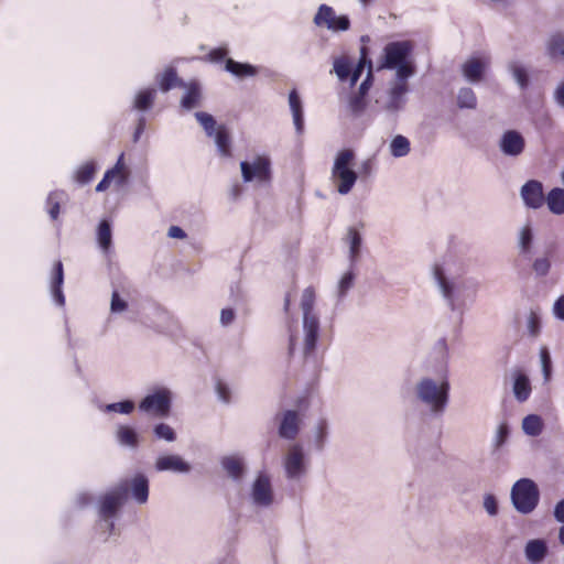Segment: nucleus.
Instances as JSON below:
<instances>
[{
  "mask_svg": "<svg viewBox=\"0 0 564 564\" xmlns=\"http://www.w3.org/2000/svg\"><path fill=\"white\" fill-rule=\"evenodd\" d=\"M433 355L437 361L438 379L429 376L420 378L414 386V394L416 400L429 409L432 416L441 417L449 404L451 392L448 346L445 337L436 341Z\"/></svg>",
  "mask_w": 564,
  "mask_h": 564,
  "instance_id": "nucleus-1",
  "label": "nucleus"
},
{
  "mask_svg": "<svg viewBox=\"0 0 564 564\" xmlns=\"http://www.w3.org/2000/svg\"><path fill=\"white\" fill-rule=\"evenodd\" d=\"M434 280L440 292L452 312H458L460 319L468 303L476 299L479 283L471 278L448 276L442 264L433 267Z\"/></svg>",
  "mask_w": 564,
  "mask_h": 564,
  "instance_id": "nucleus-2",
  "label": "nucleus"
},
{
  "mask_svg": "<svg viewBox=\"0 0 564 564\" xmlns=\"http://www.w3.org/2000/svg\"><path fill=\"white\" fill-rule=\"evenodd\" d=\"M414 45L409 40L392 41L383 47L379 69H394L399 82H406L415 73L412 62Z\"/></svg>",
  "mask_w": 564,
  "mask_h": 564,
  "instance_id": "nucleus-3",
  "label": "nucleus"
},
{
  "mask_svg": "<svg viewBox=\"0 0 564 564\" xmlns=\"http://www.w3.org/2000/svg\"><path fill=\"white\" fill-rule=\"evenodd\" d=\"M513 508L521 514H530L540 502V490L534 480L520 478L517 480L510 492Z\"/></svg>",
  "mask_w": 564,
  "mask_h": 564,
  "instance_id": "nucleus-4",
  "label": "nucleus"
},
{
  "mask_svg": "<svg viewBox=\"0 0 564 564\" xmlns=\"http://www.w3.org/2000/svg\"><path fill=\"white\" fill-rule=\"evenodd\" d=\"M240 170L245 183L257 182L258 184L267 185L271 182V160L267 155H257L251 162L241 161Z\"/></svg>",
  "mask_w": 564,
  "mask_h": 564,
  "instance_id": "nucleus-5",
  "label": "nucleus"
},
{
  "mask_svg": "<svg viewBox=\"0 0 564 564\" xmlns=\"http://www.w3.org/2000/svg\"><path fill=\"white\" fill-rule=\"evenodd\" d=\"M172 408V394L166 388H161L147 394L139 403V410L158 417H166Z\"/></svg>",
  "mask_w": 564,
  "mask_h": 564,
  "instance_id": "nucleus-6",
  "label": "nucleus"
},
{
  "mask_svg": "<svg viewBox=\"0 0 564 564\" xmlns=\"http://www.w3.org/2000/svg\"><path fill=\"white\" fill-rule=\"evenodd\" d=\"M129 496V487L120 482L109 492L100 497L99 519L115 518Z\"/></svg>",
  "mask_w": 564,
  "mask_h": 564,
  "instance_id": "nucleus-7",
  "label": "nucleus"
},
{
  "mask_svg": "<svg viewBox=\"0 0 564 564\" xmlns=\"http://www.w3.org/2000/svg\"><path fill=\"white\" fill-rule=\"evenodd\" d=\"M285 477L289 480H300L307 473V462L301 444L290 446L283 460Z\"/></svg>",
  "mask_w": 564,
  "mask_h": 564,
  "instance_id": "nucleus-8",
  "label": "nucleus"
},
{
  "mask_svg": "<svg viewBox=\"0 0 564 564\" xmlns=\"http://www.w3.org/2000/svg\"><path fill=\"white\" fill-rule=\"evenodd\" d=\"M250 499L258 508H268L273 503L274 494L271 478L265 471H259L251 485Z\"/></svg>",
  "mask_w": 564,
  "mask_h": 564,
  "instance_id": "nucleus-9",
  "label": "nucleus"
},
{
  "mask_svg": "<svg viewBox=\"0 0 564 564\" xmlns=\"http://www.w3.org/2000/svg\"><path fill=\"white\" fill-rule=\"evenodd\" d=\"M303 355L305 360L315 357L317 343L321 333V323L318 316L303 317Z\"/></svg>",
  "mask_w": 564,
  "mask_h": 564,
  "instance_id": "nucleus-10",
  "label": "nucleus"
},
{
  "mask_svg": "<svg viewBox=\"0 0 564 564\" xmlns=\"http://www.w3.org/2000/svg\"><path fill=\"white\" fill-rule=\"evenodd\" d=\"M278 435L285 441H294L301 431V416L296 410H286L276 415Z\"/></svg>",
  "mask_w": 564,
  "mask_h": 564,
  "instance_id": "nucleus-11",
  "label": "nucleus"
},
{
  "mask_svg": "<svg viewBox=\"0 0 564 564\" xmlns=\"http://www.w3.org/2000/svg\"><path fill=\"white\" fill-rule=\"evenodd\" d=\"M500 152L509 158L521 155L525 149V139L518 130H506L499 140Z\"/></svg>",
  "mask_w": 564,
  "mask_h": 564,
  "instance_id": "nucleus-12",
  "label": "nucleus"
},
{
  "mask_svg": "<svg viewBox=\"0 0 564 564\" xmlns=\"http://www.w3.org/2000/svg\"><path fill=\"white\" fill-rule=\"evenodd\" d=\"M521 197L524 205L531 209H539L545 202L543 185L538 180H530L521 187Z\"/></svg>",
  "mask_w": 564,
  "mask_h": 564,
  "instance_id": "nucleus-13",
  "label": "nucleus"
},
{
  "mask_svg": "<svg viewBox=\"0 0 564 564\" xmlns=\"http://www.w3.org/2000/svg\"><path fill=\"white\" fill-rule=\"evenodd\" d=\"M155 470L163 471H173L176 474H187L191 471L192 467L189 463L184 460L178 455H165L160 456L155 462Z\"/></svg>",
  "mask_w": 564,
  "mask_h": 564,
  "instance_id": "nucleus-14",
  "label": "nucleus"
},
{
  "mask_svg": "<svg viewBox=\"0 0 564 564\" xmlns=\"http://www.w3.org/2000/svg\"><path fill=\"white\" fill-rule=\"evenodd\" d=\"M129 487V492L131 494V498L140 503L143 505L149 499V479L148 477L142 474L138 473L135 474L130 482L124 481Z\"/></svg>",
  "mask_w": 564,
  "mask_h": 564,
  "instance_id": "nucleus-15",
  "label": "nucleus"
},
{
  "mask_svg": "<svg viewBox=\"0 0 564 564\" xmlns=\"http://www.w3.org/2000/svg\"><path fill=\"white\" fill-rule=\"evenodd\" d=\"M64 284V268L62 261H56L53 265L52 270V281H51V293L53 301L58 306L65 305V295L63 292Z\"/></svg>",
  "mask_w": 564,
  "mask_h": 564,
  "instance_id": "nucleus-16",
  "label": "nucleus"
},
{
  "mask_svg": "<svg viewBox=\"0 0 564 564\" xmlns=\"http://www.w3.org/2000/svg\"><path fill=\"white\" fill-rule=\"evenodd\" d=\"M224 69L236 78L243 79L254 77L259 74L260 67L250 63L238 62L234 58H227Z\"/></svg>",
  "mask_w": 564,
  "mask_h": 564,
  "instance_id": "nucleus-17",
  "label": "nucleus"
},
{
  "mask_svg": "<svg viewBox=\"0 0 564 564\" xmlns=\"http://www.w3.org/2000/svg\"><path fill=\"white\" fill-rule=\"evenodd\" d=\"M220 465L227 476L235 482H240L246 474V464L239 456H224Z\"/></svg>",
  "mask_w": 564,
  "mask_h": 564,
  "instance_id": "nucleus-18",
  "label": "nucleus"
},
{
  "mask_svg": "<svg viewBox=\"0 0 564 564\" xmlns=\"http://www.w3.org/2000/svg\"><path fill=\"white\" fill-rule=\"evenodd\" d=\"M289 104L293 116V123L299 134L304 131V111L302 99L296 89H292L289 94Z\"/></svg>",
  "mask_w": 564,
  "mask_h": 564,
  "instance_id": "nucleus-19",
  "label": "nucleus"
},
{
  "mask_svg": "<svg viewBox=\"0 0 564 564\" xmlns=\"http://www.w3.org/2000/svg\"><path fill=\"white\" fill-rule=\"evenodd\" d=\"M156 82L160 90L163 93L170 91L174 87H185L186 83L177 76L174 67H167L162 74L156 75Z\"/></svg>",
  "mask_w": 564,
  "mask_h": 564,
  "instance_id": "nucleus-20",
  "label": "nucleus"
},
{
  "mask_svg": "<svg viewBox=\"0 0 564 564\" xmlns=\"http://www.w3.org/2000/svg\"><path fill=\"white\" fill-rule=\"evenodd\" d=\"M512 390L519 402H524L529 399L531 394V382L524 372L520 370L514 372Z\"/></svg>",
  "mask_w": 564,
  "mask_h": 564,
  "instance_id": "nucleus-21",
  "label": "nucleus"
},
{
  "mask_svg": "<svg viewBox=\"0 0 564 564\" xmlns=\"http://www.w3.org/2000/svg\"><path fill=\"white\" fill-rule=\"evenodd\" d=\"M463 75L469 83H478L482 80L485 76L486 65L484 62L477 58H470L464 63Z\"/></svg>",
  "mask_w": 564,
  "mask_h": 564,
  "instance_id": "nucleus-22",
  "label": "nucleus"
},
{
  "mask_svg": "<svg viewBox=\"0 0 564 564\" xmlns=\"http://www.w3.org/2000/svg\"><path fill=\"white\" fill-rule=\"evenodd\" d=\"M186 93L181 99V106L185 110H192L199 105L202 99V87L197 80L186 84Z\"/></svg>",
  "mask_w": 564,
  "mask_h": 564,
  "instance_id": "nucleus-23",
  "label": "nucleus"
},
{
  "mask_svg": "<svg viewBox=\"0 0 564 564\" xmlns=\"http://www.w3.org/2000/svg\"><path fill=\"white\" fill-rule=\"evenodd\" d=\"M524 554L531 563H539L547 554V544L542 539L530 540L525 544Z\"/></svg>",
  "mask_w": 564,
  "mask_h": 564,
  "instance_id": "nucleus-24",
  "label": "nucleus"
},
{
  "mask_svg": "<svg viewBox=\"0 0 564 564\" xmlns=\"http://www.w3.org/2000/svg\"><path fill=\"white\" fill-rule=\"evenodd\" d=\"M116 440L119 445L137 448L139 446V434L130 425H119L116 432Z\"/></svg>",
  "mask_w": 564,
  "mask_h": 564,
  "instance_id": "nucleus-25",
  "label": "nucleus"
},
{
  "mask_svg": "<svg viewBox=\"0 0 564 564\" xmlns=\"http://www.w3.org/2000/svg\"><path fill=\"white\" fill-rule=\"evenodd\" d=\"M408 93L406 82H399L391 88L387 108L391 111L400 110L404 102V95Z\"/></svg>",
  "mask_w": 564,
  "mask_h": 564,
  "instance_id": "nucleus-26",
  "label": "nucleus"
},
{
  "mask_svg": "<svg viewBox=\"0 0 564 564\" xmlns=\"http://www.w3.org/2000/svg\"><path fill=\"white\" fill-rule=\"evenodd\" d=\"M97 242L105 253H109L112 248V228L108 219H101L97 228Z\"/></svg>",
  "mask_w": 564,
  "mask_h": 564,
  "instance_id": "nucleus-27",
  "label": "nucleus"
},
{
  "mask_svg": "<svg viewBox=\"0 0 564 564\" xmlns=\"http://www.w3.org/2000/svg\"><path fill=\"white\" fill-rule=\"evenodd\" d=\"M534 235L530 224L523 226L519 231L518 248L521 256L531 259Z\"/></svg>",
  "mask_w": 564,
  "mask_h": 564,
  "instance_id": "nucleus-28",
  "label": "nucleus"
},
{
  "mask_svg": "<svg viewBox=\"0 0 564 564\" xmlns=\"http://www.w3.org/2000/svg\"><path fill=\"white\" fill-rule=\"evenodd\" d=\"M365 68H367V72L369 69L373 70V63L372 59L369 57V48L364 45L360 47V57L358 63L356 65L352 63L354 70L351 76V87H354L357 84Z\"/></svg>",
  "mask_w": 564,
  "mask_h": 564,
  "instance_id": "nucleus-29",
  "label": "nucleus"
},
{
  "mask_svg": "<svg viewBox=\"0 0 564 564\" xmlns=\"http://www.w3.org/2000/svg\"><path fill=\"white\" fill-rule=\"evenodd\" d=\"M332 176L338 180L337 192L340 195H347L352 189L358 180V174L354 170L332 173Z\"/></svg>",
  "mask_w": 564,
  "mask_h": 564,
  "instance_id": "nucleus-30",
  "label": "nucleus"
},
{
  "mask_svg": "<svg viewBox=\"0 0 564 564\" xmlns=\"http://www.w3.org/2000/svg\"><path fill=\"white\" fill-rule=\"evenodd\" d=\"M347 240L349 242V262L351 268H355L362 246L361 234L356 228L350 227L348 229Z\"/></svg>",
  "mask_w": 564,
  "mask_h": 564,
  "instance_id": "nucleus-31",
  "label": "nucleus"
},
{
  "mask_svg": "<svg viewBox=\"0 0 564 564\" xmlns=\"http://www.w3.org/2000/svg\"><path fill=\"white\" fill-rule=\"evenodd\" d=\"M550 212L554 215L564 214V188L554 187L545 196V202Z\"/></svg>",
  "mask_w": 564,
  "mask_h": 564,
  "instance_id": "nucleus-32",
  "label": "nucleus"
},
{
  "mask_svg": "<svg viewBox=\"0 0 564 564\" xmlns=\"http://www.w3.org/2000/svg\"><path fill=\"white\" fill-rule=\"evenodd\" d=\"M217 150L221 156H231V140L228 129L225 126L217 127L214 135Z\"/></svg>",
  "mask_w": 564,
  "mask_h": 564,
  "instance_id": "nucleus-33",
  "label": "nucleus"
},
{
  "mask_svg": "<svg viewBox=\"0 0 564 564\" xmlns=\"http://www.w3.org/2000/svg\"><path fill=\"white\" fill-rule=\"evenodd\" d=\"M334 72L340 82H349L351 87L352 61L349 57L340 56L334 61Z\"/></svg>",
  "mask_w": 564,
  "mask_h": 564,
  "instance_id": "nucleus-34",
  "label": "nucleus"
},
{
  "mask_svg": "<svg viewBox=\"0 0 564 564\" xmlns=\"http://www.w3.org/2000/svg\"><path fill=\"white\" fill-rule=\"evenodd\" d=\"M155 99V89L154 88H145L140 90L133 101L132 109L145 112L149 111L154 104Z\"/></svg>",
  "mask_w": 564,
  "mask_h": 564,
  "instance_id": "nucleus-35",
  "label": "nucleus"
},
{
  "mask_svg": "<svg viewBox=\"0 0 564 564\" xmlns=\"http://www.w3.org/2000/svg\"><path fill=\"white\" fill-rule=\"evenodd\" d=\"M66 198L64 191H52L46 198V212L52 220H56L61 212V203Z\"/></svg>",
  "mask_w": 564,
  "mask_h": 564,
  "instance_id": "nucleus-36",
  "label": "nucleus"
},
{
  "mask_svg": "<svg viewBox=\"0 0 564 564\" xmlns=\"http://www.w3.org/2000/svg\"><path fill=\"white\" fill-rule=\"evenodd\" d=\"M543 419L538 414H529L522 420V430L529 436H539L543 432Z\"/></svg>",
  "mask_w": 564,
  "mask_h": 564,
  "instance_id": "nucleus-37",
  "label": "nucleus"
},
{
  "mask_svg": "<svg viewBox=\"0 0 564 564\" xmlns=\"http://www.w3.org/2000/svg\"><path fill=\"white\" fill-rule=\"evenodd\" d=\"M354 159L355 152L351 149H345L339 151L335 158L332 173L346 172L352 170L350 165Z\"/></svg>",
  "mask_w": 564,
  "mask_h": 564,
  "instance_id": "nucleus-38",
  "label": "nucleus"
},
{
  "mask_svg": "<svg viewBox=\"0 0 564 564\" xmlns=\"http://www.w3.org/2000/svg\"><path fill=\"white\" fill-rule=\"evenodd\" d=\"M411 151V143L409 139L402 134L395 135L390 142V154L393 158L406 156Z\"/></svg>",
  "mask_w": 564,
  "mask_h": 564,
  "instance_id": "nucleus-39",
  "label": "nucleus"
},
{
  "mask_svg": "<svg viewBox=\"0 0 564 564\" xmlns=\"http://www.w3.org/2000/svg\"><path fill=\"white\" fill-rule=\"evenodd\" d=\"M457 107L459 109H470V110H474L477 108V96L471 88L463 87L458 90Z\"/></svg>",
  "mask_w": 564,
  "mask_h": 564,
  "instance_id": "nucleus-40",
  "label": "nucleus"
},
{
  "mask_svg": "<svg viewBox=\"0 0 564 564\" xmlns=\"http://www.w3.org/2000/svg\"><path fill=\"white\" fill-rule=\"evenodd\" d=\"M547 55L554 59L558 56H564V34L555 33L552 34L547 45H546Z\"/></svg>",
  "mask_w": 564,
  "mask_h": 564,
  "instance_id": "nucleus-41",
  "label": "nucleus"
},
{
  "mask_svg": "<svg viewBox=\"0 0 564 564\" xmlns=\"http://www.w3.org/2000/svg\"><path fill=\"white\" fill-rule=\"evenodd\" d=\"M328 437V423L325 419L318 420L314 430V446L317 452H322Z\"/></svg>",
  "mask_w": 564,
  "mask_h": 564,
  "instance_id": "nucleus-42",
  "label": "nucleus"
},
{
  "mask_svg": "<svg viewBox=\"0 0 564 564\" xmlns=\"http://www.w3.org/2000/svg\"><path fill=\"white\" fill-rule=\"evenodd\" d=\"M314 304H315V291L312 286H307L304 289L301 299V308L303 312V317H313L317 316L314 313Z\"/></svg>",
  "mask_w": 564,
  "mask_h": 564,
  "instance_id": "nucleus-43",
  "label": "nucleus"
},
{
  "mask_svg": "<svg viewBox=\"0 0 564 564\" xmlns=\"http://www.w3.org/2000/svg\"><path fill=\"white\" fill-rule=\"evenodd\" d=\"M99 408L101 411L107 412V413L116 412V413L128 415L133 412L135 404L132 400L127 399V400H122L119 402L100 405Z\"/></svg>",
  "mask_w": 564,
  "mask_h": 564,
  "instance_id": "nucleus-44",
  "label": "nucleus"
},
{
  "mask_svg": "<svg viewBox=\"0 0 564 564\" xmlns=\"http://www.w3.org/2000/svg\"><path fill=\"white\" fill-rule=\"evenodd\" d=\"M552 268L551 256L545 253L532 261V270L536 278H545Z\"/></svg>",
  "mask_w": 564,
  "mask_h": 564,
  "instance_id": "nucleus-45",
  "label": "nucleus"
},
{
  "mask_svg": "<svg viewBox=\"0 0 564 564\" xmlns=\"http://www.w3.org/2000/svg\"><path fill=\"white\" fill-rule=\"evenodd\" d=\"M512 77L517 82L518 86L521 90H527L530 86V77L528 70L524 66L519 65L517 63H512L509 66Z\"/></svg>",
  "mask_w": 564,
  "mask_h": 564,
  "instance_id": "nucleus-46",
  "label": "nucleus"
},
{
  "mask_svg": "<svg viewBox=\"0 0 564 564\" xmlns=\"http://www.w3.org/2000/svg\"><path fill=\"white\" fill-rule=\"evenodd\" d=\"M539 356L544 382H549L553 373V362L549 348L546 346H542L540 348Z\"/></svg>",
  "mask_w": 564,
  "mask_h": 564,
  "instance_id": "nucleus-47",
  "label": "nucleus"
},
{
  "mask_svg": "<svg viewBox=\"0 0 564 564\" xmlns=\"http://www.w3.org/2000/svg\"><path fill=\"white\" fill-rule=\"evenodd\" d=\"M335 10L327 6V4H321L315 17H314V23L317 26H328L330 22H333L335 18Z\"/></svg>",
  "mask_w": 564,
  "mask_h": 564,
  "instance_id": "nucleus-48",
  "label": "nucleus"
},
{
  "mask_svg": "<svg viewBox=\"0 0 564 564\" xmlns=\"http://www.w3.org/2000/svg\"><path fill=\"white\" fill-rule=\"evenodd\" d=\"M355 278L356 275L354 272V268L350 267L349 270L341 276V279L338 282L337 294L339 300L345 299L348 291L354 285Z\"/></svg>",
  "mask_w": 564,
  "mask_h": 564,
  "instance_id": "nucleus-49",
  "label": "nucleus"
},
{
  "mask_svg": "<svg viewBox=\"0 0 564 564\" xmlns=\"http://www.w3.org/2000/svg\"><path fill=\"white\" fill-rule=\"evenodd\" d=\"M95 172L96 164L94 162H87L77 170L75 180L80 185L88 184L94 178Z\"/></svg>",
  "mask_w": 564,
  "mask_h": 564,
  "instance_id": "nucleus-50",
  "label": "nucleus"
},
{
  "mask_svg": "<svg viewBox=\"0 0 564 564\" xmlns=\"http://www.w3.org/2000/svg\"><path fill=\"white\" fill-rule=\"evenodd\" d=\"M195 118L199 122V124L203 127L205 133L208 137H213L215 131L217 130L215 118L212 115L204 112V111L195 112Z\"/></svg>",
  "mask_w": 564,
  "mask_h": 564,
  "instance_id": "nucleus-51",
  "label": "nucleus"
},
{
  "mask_svg": "<svg viewBox=\"0 0 564 564\" xmlns=\"http://www.w3.org/2000/svg\"><path fill=\"white\" fill-rule=\"evenodd\" d=\"M510 436V426L507 422H501L498 427H497V431H496V434L492 438V447L495 451L499 449L500 447H502L508 438Z\"/></svg>",
  "mask_w": 564,
  "mask_h": 564,
  "instance_id": "nucleus-52",
  "label": "nucleus"
},
{
  "mask_svg": "<svg viewBox=\"0 0 564 564\" xmlns=\"http://www.w3.org/2000/svg\"><path fill=\"white\" fill-rule=\"evenodd\" d=\"M367 108V97L354 94L349 97L348 109L354 117H359Z\"/></svg>",
  "mask_w": 564,
  "mask_h": 564,
  "instance_id": "nucleus-53",
  "label": "nucleus"
},
{
  "mask_svg": "<svg viewBox=\"0 0 564 564\" xmlns=\"http://www.w3.org/2000/svg\"><path fill=\"white\" fill-rule=\"evenodd\" d=\"M153 434L158 440L174 442L176 440L175 431L166 423H159L153 427Z\"/></svg>",
  "mask_w": 564,
  "mask_h": 564,
  "instance_id": "nucleus-54",
  "label": "nucleus"
},
{
  "mask_svg": "<svg viewBox=\"0 0 564 564\" xmlns=\"http://www.w3.org/2000/svg\"><path fill=\"white\" fill-rule=\"evenodd\" d=\"M228 53H229V51L227 47L220 46V47H215V48L210 50L208 54H206L203 57H198V58L204 62H209V63H215V64L221 63V62L226 63V59L228 58L227 57Z\"/></svg>",
  "mask_w": 564,
  "mask_h": 564,
  "instance_id": "nucleus-55",
  "label": "nucleus"
},
{
  "mask_svg": "<svg viewBox=\"0 0 564 564\" xmlns=\"http://www.w3.org/2000/svg\"><path fill=\"white\" fill-rule=\"evenodd\" d=\"M541 316L536 311L531 310L528 319H527V328L529 332V335L532 337H536L541 333Z\"/></svg>",
  "mask_w": 564,
  "mask_h": 564,
  "instance_id": "nucleus-56",
  "label": "nucleus"
},
{
  "mask_svg": "<svg viewBox=\"0 0 564 564\" xmlns=\"http://www.w3.org/2000/svg\"><path fill=\"white\" fill-rule=\"evenodd\" d=\"M333 32H344L350 29V19L346 14L335 15L333 22L327 26Z\"/></svg>",
  "mask_w": 564,
  "mask_h": 564,
  "instance_id": "nucleus-57",
  "label": "nucleus"
},
{
  "mask_svg": "<svg viewBox=\"0 0 564 564\" xmlns=\"http://www.w3.org/2000/svg\"><path fill=\"white\" fill-rule=\"evenodd\" d=\"M128 308V302L123 300L118 290H113L111 294V301H110V312L112 314H118Z\"/></svg>",
  "mask_w": 564,
  "mask_h": 564,
  "instance_id": "nucleus-58",
  "label": "nucleus"
},
{
  "mask_svg": "<svg viewBox=\"0 0 564 564\" xmlns=\"http://www.w3.org/2000/svg\"><path fill=\"white\" fill-rule=\"evenodd\" d=\"M215 390H216L219 401H221L226 404L230 403L231 392H230V388L228 387V384L226 382H224L220 379H217L216 384H215Z\"/></svg>",
  "mask_w": 564,
  "mask_h": 564,
  "instance_id": "nucleus-59",
  "label": "nucleus"
},
{
  "mask_svg": "<svg viewBox=\"0 0 564 564\" xmlns=\"http://www.w3.org/2000/svg\"><path fill=\"white\" fill-rule=\"evenodd\" d=\"M484 508L487 511V513L491 517H495L498 514L499 506L498 500L492 494H486L484 496Z\"/></svg>",
  "mask_w": 564,
  "mask_h": 564,
  "instance_id": "nucleus-60",
  "label": "nucleus"
},
{
  "mask_svg": "<svg viewBox=\"0 0 564 564\" xmlns=\"http://www.w3.org/2000/svg\"><path fill=\"white\" fill-rule=\"evenodd\" d=\"M123 170H124L123 153H121L120 156L118 158L115 166L112 169L108 170V171H112L113 172V177L117 174H120L118 180H117L118 185H123L127 182V175L122 173Z\"/></svg>",
  "mask_w": 564,
  "mask_h": 564,
  "instance_id": "nucleus-61",
  "label": "nucleus"
},
{
  "mask_svg": "<svg viewBox=\"0 0 564 564\" xmlns=\"http://www.w3.org/2000/svg\"><path fill=\"white\" fill-rule=\"evenodd\" d=\"M373 70L369 69L366 74L365 79L360 83L357 94L364 97L368 96V93L373 84Z\"/></svg>",
  "mask_w": 564,
  "mask_h": 564,
  "instance_id": "nucleus-62",
  "label": "nucleus"
},
{
  "mask_svg": "<svg viewBox=\"0 0 564 564\" xmlns=\"http://www.w3.org/2000/svg\"><path fill=\"white\" fill-rule=\"evenodd\" d=\"M235 317H236V313H235L234 308H231V307L223 308L220 312V324L224 327H227L235 321Z\"/></svg>",
  "mask_w": 564,
  "mask_h": 564,
  "instance_id": "nucleus-63",
  "label": "nucleus"
},
{
  "mask_svg": "<svg viewBox=\"0 0 564 564\" xmlns=\"http://www.w3.org/2000/svg\"><path fill=\"white\" fill-rule=\"evenodd\" d=\"M553 314L555 318L564 322V294L558 296L553 304Z\"/></svg>",
  "mask_w": 564,
  "mask_h": 564,
  "instance_id": "nucleus-64",
  "label": "nucleus"
}]
</instances>
